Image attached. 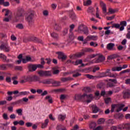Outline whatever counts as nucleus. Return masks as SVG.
Here are the masks:
<instances>
[{
    "label": "nucleus",
    "mask_w": 130,
    "mask_h": 130,
    "mask_svg": "<svg viewBox=\"0 0 130 130\" xmlns=\"http://www.w3.org/2000/svg\"><path fill=\"white\" fill-rule=\"evenodd\" d=\"M124 107V104L112 105L111 109V112H114L116 110L117 112H119L122 110V108Z\"/></svg>",
    "instance_id": "nucleus-1"
},
{
    "label": "nucleus",
    "mask_w": 130,
    "mask_h": 130,
    "mask_svg": "<svg viewBox=\"0 0 130 130\" xmlns=\"http://www.w3.org/2000/svg\"><path fill=\"white\" fill-rule=\"evenodd\" d=\"M95 56H98V58L96 59L95 61L96 63H98L99 62H102L105 60V57L103 56V55L101 54H92L90 55L91 58H93L95 57Z\"/></svg>",
    "instance_id": "nucleus-2"
},
{
    "label": "nucleus",
    "mask_w": 130,
    "mask_h": 130,
    "mask_svg": "<svg viewBox=\"0 0 130 130\" xmlns=\"http://www.w3.org/2000/svg\"><path fill=\"white\" fill-rule=\"evenodd\" d=\"M2 12H5V16H8V17H5L4 18V22H9L11 19H12V12L7 9H3Z\"/></svg>",
    "instance_id": "nucleus-3"
},
{
    "label": "nucleus",
    "mask_w": 130,
    "mask_h": 130,
    "mask_svg": "<svg viewBox=\"0 0 130 130\" xmlns=\"http://www.w3.org/2000/svg\"><path fill=\"white\" fill-rule=\"evenodd\" d=\"M78 33H82V32H83L84 34L88 35V34H89V29L87 27L84 26V25H80L78 27Z\"/></svg>",
    "instance_id": "nucleus-4"
},
{
    "label": "nucleus",
    "mask_w": 130,
    "mask_h": 130,
    "mask_svg": "<svg viewBox=\"0 0 130 130\" xmlns=\"http://www.w3.org/2000/svg\"><path fill=\"white\" fill-rule=\"evenodd\" d=\"M118 129H130V122H127L123 124H119L118 126Z\"/></svg>",
    "instance_id": "nucleus-5"
},
{
    "label": "nucleus",
    "mask_w": 130,
    "mask_h": 130,
    "mask_svg": "<svg viewBox=\"0 0 130 130\" xmlns=\"http://www.w3.org/2000/svg\"><path fill=\"white\" fill-rule=\"evenodd\" d=\"M98 39V36H88L87 38L84 40L83 42V44H86L88 42V41H91V40H93L96 41Z\"/></svg>",
    "instance_id": "nucleus-6"
},
{
    "label": "nucleus",
    "mask_w": 130,
    "mask_h": 130,
    "mask_svg": "<svg viewBox=\"0 0 130 130\" xmlns=\"http://www.w3.org/2000/svg\"><path fill=\"white\" fill-rule=\"evenodd\" d=\"M0 49L3 50L5 52H9L11 50L10 46L8 44H2L0 46Z\"/></svg>",
    "instance_id": "nucleus-7"
},
{
    "label": "nucleus",
    "mask_w": 130,
    "mask_h": 130,
    "mask_svg": "<svg viewBox=\"0 0 130 130\" xmlns=\"http://www.w3.org/2000/svg\"><path fill=\"white\" fill-rule=\"evenodd\" d=\"M28 80L29 82H38L39 83H41L40 78L36 75L29 76L28 78Z\"/></svg>",
    "instance_id": "nucleus-8"
},
{
    "label": "nucleus",
    "mask_w": 130,
    "mask_h": 130,
    "mask_svg": "<svg viewBox=\"0 0 130 130\" xmlns=\"http://www.w3.org/2000/svg\"><path fill=\"white\" fill-rule=\"evenodd\" d=\"M105 74L106 77H109L110 78H117V77H118V74H111V72H110V69H107L106 71L105 72Z\"/></svg>",
    "instance_id": "nucleus-9"
},
{
    "label": "nucleus",
    "mask_w": 130,
    "mask_h": 130,
    "mask_svg": "<svg viewBox=\"0 0 130 130\" xmlns=\"http://www.w3.org/2000/svg\"><path fill=\"white\" fill-rule=\"evenodd\" d=\"M33 17H34V15L32 13H29L26 16V20L29 24H31V23L34 22L33 20Z\"/></svg>",
    "instance_id": "nucleus-10"
},
{
    "label": "nucleus",
    "mask_w": 130,
    "mask_h": 130,
    "mask_svg": "<svg viewBox=\"0 0 130 130\" xmlns=\"http://www.w3.org/2000/svg\"><path fill=\"white\" fill-rule=\"evenodd\" d=\"M86 96L87 97V94L86 93H84L83 94L79 93L76 94L74 96V99L75 100H81V99H84Z\"/></svg>",
    "instance_id": "nucleus-11"
},
{
    "label": "nucleus",
    "mask_w": 130,
    "mask_h": 130,
    "mask_svg": "<svg viewBox=\"0 0 130 130\" xmlns=\"http://www.w3.org/2000/svg\"><path fill=\"white\" fill-rule=\"evenodd\" d=\"M100 6L103 10L104 14L105 15H107L108 13H107V9L106 8V4H105L103 2L101 1L100 2Z\"/></svg>",
    "instance_id": "nucleus-12"
},
{
    "label": "nucleus",
    "mask_w": 130,
    "mask_h": 130,
    "mask_svg": "<svg viewBox=\"0 0 130 130\" xmlns=\"http://www.w3.org/2000/svg\"><path fill=\"white\" fill-rule=\"evenodd\" d=\"M58 54V58L59 59H62V60H64L67 58V55L63 53L62 52H57Z\"/></svg>",
    "instance_id": "nucleus-13"
},
{
    "label": "nucleus",
    "mask_w": 130,
    "mask_h": 130,
    "mask_svg": "<svg viewBox=\"0 0 130 130\" xmlns=\"http://www.w3.org/2000/svg\"><path fill=\"white\" fill-rule=\"evenodd\" d=\"M109 82L107 84V87H113L114 86V84H116L117 83V81L116 79H109Z\"/></svg>",
    "instance_id": "nucleus-14"
},
{
    "label": "nucleus",
    "mask_w": 130,
    "mask_h": 130,
    "mask_svg": "<svg viewBox=\"0 0 130 130\" xmlns=\"http://www.w3.org/2000/svg\"><path fill=\"white\" fill-rule=\"evenodd\" d=\"M115 44L114 43H110L107 45V49L108 50H115Z\"/></svg>",
    "instance_id": "nucleus-15"
},
{
    "label": "nucleus",
    "mask_w": 130,
    "mask_h": 130,
    "mask_svg": "<svg viewBox=\"0 0 130 130\" xmlns=\"http://www.w3.org/2000/svg\"><path fill=\"white\" fill-rule=\"evenodd\" d=\"M22 61L23 63H26V62H28V61H35V59H32L30 56H26L25 59H22Z\"/></svg>",
    "instance_id": "nucleus-16"
},
{
    "label": "nucleus",
    "mask_w": 130,
    "mask_h": 130,
    "mask_svg": "<svg viewBox=\"0 0 130 130\" xmlns=\"http://www.w3.org/2000/svg\"><path fill=\"white\" fill-rule=\"evenodd\" d=\"M84 54H85V52H81L80 53H79L78 54L75 55H73V56H71L70 57V58L71 59H76V57H81V56H82V55H84Z\"/></svg>",
    "instance_id": "nucleus-17"
},
{
    "label": "nucleus",
    "mask_w": 130,
    "mask_h": 130,
    "mask_svg": "<svg viewBox=\"0 0 130 130\" xmlns=\"http://www.w3.org/2000/svg\"><path fill=\"white\" fill-rule=\"evenodd\" d=\"M37 70V67L36 65L30 64L28 66V71L29 72H34Z\"/></svg>",
    "instance_id": "nucleus-18"
},
{
    "label": "nucleus",
    "mask_w": 130,
    "mask_h": 130,
    "mask_svg": "<svg viewBox=\"0 0 130 130\" xmlns=\"http://www.w3.org/2000/svg\"><path fill=\"white\" fill-rule=\"evenodd\" d=\"M114 118L116 119H119V120H121L123 118V115L122 114H116L114 116Z\"/></svg>",
    "instance_id": "nucleus-19"
},
{
    "label": "nucleus",
    "mask_w": 130,
    "mask_h": 130,
    "mask_svg": "<svg viewBox=\"0 0 130 130\" xmlns=\"http://www.w3.org/2000/svg\"><path fill=\"white\" fill-rule=\"evenodd\" d=\"M86 98L89 99L86 101V103H90L92 101V99H94V96L92 95L91 94L87 95L86 94Z\"/></svg>",
    "instance_id": "nucleus-20"
},
{
    "label": "nucleus",
    "mask_w": 130,
    "mask_h": 130,
    "mask_svg": "<svg viewBox=\"0 0 130 130\" xmlns=\"http://www.w3.org/2000/svg\"><path fill=\"white\" fill-rule=\"evenodd\" d=\"M122 70V67H115L112 68V72H120Z\"/></svg>",
    "instance_id": "nucleus-21"
},
{
    "label": "nucleus",
    "mask_w": 130,
    "mask_h": 130,
    "mask_svg": "<svg viewBox=\"0 0 130 130\" xmlns=\"http://www.w3.org/2000/svg\"><path fill=\"white\" fill-rule=\"evenodd\" d=\"M75 39V37L74 36V34H73L72 32H70V34L69 35V39H68V42L69 43H71L73 40Z\"/></svg>",
    "instance_id": "nucleus-22"
},
{
    "label": "nucleus",
    "mask_w": 130,
    "mask_h": 130,
    "mask_svg": "<svg viewBox=\"0 0 130 130\" xmlns=\"http://www.w3.org/2000/svg\"><path fill=\"white\" fill-rule=\"evenodd\" d=\"M67 116L66 115L59 114L58 115V119L60 121H63L64 119H66V117Z\"/></svg>",
    "instance_id": "nucleus-23"
},
{
    "label": "nucleus",
    "mask_w": 130,
    "mask_h": 130,
    "mask_svg": "<svg viewBox=\"0 0 130 130\" xmlns=\"http://www.w3.org/2000/svg\"><path fill=\"white\" fill-rule=\"evenodd\" d=\"M0 58H1L3 61L6 62L10 61L9 59H7V56H6V55H5L4 54H0Z\"/></svg>",
    "instance_id": "nucleus-24"
},
{
    "label": "nucleus",
    "mask_w": 130,
    "mask_h": 130,
    "mask_svg": "<svg viewBox=\"0 0 130 130\" xmlns=\"http://www.w3.org/2000/svg\"><path fill=\"white\" fill-rule=\"evenodd\" d=\"M29 94H30L29 91H21L18 93V96H26V95H29Z\"/></svg>",
    "instance_id": "nucleus-25"
},
{
    "label": "nucleus",
    "mask_w": 130,
    "mask_h": 130,
    "mask_svg": "<svg viewBox=\"0 0 130 130\" xmlns=\"http://www.w3.org/2000/svg\"><path fill=\"white\" fill-rule=\"evenodd\" d=\"M48 122H49V120L48 119H46L45 120V123H43L42 125V128H45L48 124Z\"/></svg>",
    "instance_id": "nucleus-26"
},
{
    "label": "nucleus",
    "mask_w": 130,
    "mask_h": 130,
    "mask_svg": "<svg viewBox=\"0 0 130 130\" xmlns=\"http://www.w3.org/2000/svg\"><path fill=\"white\" fill-rule=\"evenodd\" d=\"M45 100H47V101L49 102V103H52V98H51V96L50 95H47L45 97Z\"/></svg>",
    "instance_id": "nucleus-27"
},
{
    "label": "nucleus",
    "mask_w": 130,
    "mask_h": 130,
    "mask_svg": "<svg viewBox=\"0 0 130 130\" xmlns=\"http://www.w3.org/2000/svg\"><path fill=\"white\" fill-rule=\"evenodd\" d=\"M97 126V123L95 122H92L89 124V128L94 129Z\"/></svg>",
    "instance_id": "nucleus-28"
},
{
    "label": "nucleus",
    "mask_w": 130,
    "mask_h": 130,
    "mask_svg": "<svg viewBox=\"0 0 130 130\" xmlns=\"http://www.w3.org/2000/svg\"><path fill=\"white\" fill-rule=\"evenodd\" d=\"M54 28L55 30H57V31H58L59 30H61V26H60V25H59V24L55 23L54 26Z\"/></svg>",
    "instance_id": "nucleus-29"
},
{
    "label": "nucleus",
    "mask_w": 130,
    "mask_h": 130,
    "mask_svg": "<svg viewBox=\"0 0 130 130\" xmlns=\"http://www.w3.org/2000/svg\"><path fill=\"white\" fill-rule=\"evenodd\" d=\"M130 97V90H128L126 92H124L123 98H129Z\"/></svg>",
    "instance_id": "nucleus-30"
},
{
    "label": "nucleus",
    "mask_w": 130,
    "mask_h": 130,
    "mask_svg": "<svg viewBox=\"0 0 130 130\" xmlns=\"http://www.w3.org/2000/svg\"><path fill=\"white\" fill-rule=\"evenodd\" d=\"M105 122V119L102 118L98 120V124H104Z\"/></svg>",
    "instance_id": "nucleus-31"
},
{
    "label": "nucleus",
    "mask_w": 130,
    "mask_h": 130,
    "mask_svg": "<svg viewBox=\"0 0 130 130\" xmlns=\"http://www.w3.org/2000/svg\"><path fill=\"white\" fill-rule=\"evenodd\" d=\"M52 85L55 86H60V82L53 80L51 82Z\"/></svg>",
    "instance_id": "nucleus-32"
},
{
    "label": "nucleus",
    "mask_w": 130,
    "mask_h": 130,
    "mask_svg": "<svg viewBox=\"0 0 130 130\" xmlns=\"http://www.w3.org/2000/svg\"><path fill=\"white\" fill-rule=\"evenodd\" d=\"M72 80H73V78L71 77L62 78L61 79L62 82H68V81H72Z\"/></svg>",
    "instance_id": "nucleus-33"
},
{
    "label": "nucleus",
    "mask_w": 130,
    "mask_h": 130,
    "mask_svg": "<svg viewBox=\"0 0 130 130\" xmlns=\"http://www.w3.org/2000/svg\"><path fill=\"white\" fill-rule=\"evenodd\" d=\"M92 111L93 113H97L99 111V109L96 106H92Z\"/></svg>",
    "instance_id": "nucleus-34"
},
{
    "label": "nucleus",
    "mask_w": 130,
    "mask_h": 130,
    "mask_svg": "<svg viewBox=\"0 0 130 130\" xmlns=\"http://www.w3.org/2000/svg\"><path fill=\"white\" fill-rule=\"evenodd\" d=\"M82 62H83L82 59H79L76 60L75 62H73V64H74V66H78V64H81Z\"/></svg>",
    "instance_id": "nucleus-35"
},
{
    "label": "nucleus",
    "mask_w": 130,
    "mask_h": 130,
    "mask_svg": "<svg viewBox=\"0 0 130 130\" xmlns=\"http://www.w3.org/2000/svg\"><path fill=\"white\" fill-rule=\"evenodd\" d=\"M95 98L96 100L100 99V92L99 91L95 92Z\"/></svg>",
    "instance_id": "nucleus-36"
},
{
    "label": "nucleus",
    "mask_w": 130,
    "mask_h": 130,
    "mask_svg": "<svg viewBox=\"0 0 130 130\" xmlns=\"http://www.w3.org/2000/svg\"><path fill=\"white\" fill-rule=\"evenodd\" d=\"M52 73L51 72L48 71H45V77H51Z\"/></svg>",
    "instance_id": "nucleus-37"
},
{
    "label": "nucleus",
    "mask_w": 130,
    "mask_h": 130,
    "mask_svg": "<svg viewBox=\"0 0 130 130\" xmlns=\"http://www.w3.org/2000/svg\"><path fill=\"white\" fill-rule=\"evenodd\" d=\"M84 6H90L92 4V1L91 0H87V1H84Z\"/></svg>",
    "instance_id": "nucleus-38"
},
{
    "label": "nucleus",
    "mask_w": 130,
    "mask_h": 130,
    "mask_svg": "<svg viewBox=\"0 0 130 130\" xmlns=\"http://www.w3.org/2000/svg\"><path fill=\"white\" fill-rule=\"evenodd\" d=\"M105 102L106 104H109V103H111V98H108L105 99Z\"/></svg>",
    "instance_id": "nucleus-39"
},
{
    "label": "nucleus",
    "mask_w": 130,
    "mask_h": 130,
    "mask_svg": "<svg viewBox=\"0 0 130 130\" xmlns=\"http://www.w3.org/2000/svg\"><path fill=\"white\" fill-rule=\"evenodd\" d=\"M93 12H94V8L93 7H89L87 9V13L89 14H93Z\"/></svg>",
    "instance_id": "nucleus-40"
},
{
    "label": "nucleus",
    "mask_w": 130,
    "mask_h": 130,
    "mask_svg": "<svg viewBox=\"0 0 130 130\" xmlns=\"http://www.w3.org/2000/svg\"><path fill=\"white\" fill-rule=\"evenodd\" d=\"M112 28H116V29H118L120 28V24L118 23L113 24L112 26Z\"/></svg>",
    "instance_id": "nucleus-41"
},
{
    "label": "nucleus",
    "mask_w": 130,
    "mask_h": 130,
    "mask_svg": "<svg viewBox=\"0 0 130 130\" xmlns=\"http://www.w3.org/2000/svg\"><path fill=\"white\" fill-rule=\"evenodd\" d=\"M118 48V50H122V49H124V50H125V49H126V46H125V47H123L121 45H119L117 47Z\"/></svg>",
    "instance_id": "nucleus-42"
},
{
    "label": "nucleus",
    "mask_w": 130,
    "mask_h": 130,
    "mask_svg": "<svg viewBox=\"0 0 130 130\" xmlns=\"http://www.w3.org/2000/svg\"><path fill=\"white\" fill-rule=\"evenodd\" d=\"M38 74L41 77H45V71H40L38 72Z\"/></svg>",
    "instance_id": "nucleus-43"
},
{
    "label": "nucleus",
    "mask_w": 130,
    "mask_h": 130,
    "mask_svg": "<svg viewBox=\"0 0 130 130\" xmlns=\"http://www.w3.org/2000/svg\"><path fill=\"white\" fill-rule=\"evenodd\" d=\"M43 15L45 17H47L49 15V12L48 10H44L43 11Z\"/></svg>",
    "instance_id": "nucleus-44"
},
{
    "label": "nucleus",
    "mask_w": 130,
    "mask_h": 130,
    "mask_svg": "<svg viewBox=\"0 0 130 130\" xmlns=\"http://www.w3.org/2000/svg\"><path fill=\"white\" fill-rule=\"evenodd\" d=\"M90 46H93V47H97L98 46V44L97 43H95L94 42H91L89 43Z\"/></svg>",
    "instance_id": "nucleus-45"
},
{
    "label": "nucleus",
    "mask_w": 130,
    "mask_h": 130,
    "mask_svg": "<svg viewBox=\"0 0 130 130\" xmlns=\"http://www.w3.org/2000/svg\"><path fill=\"white\" fill-rule=\"evenodd\" d=\"M83 91H84L86 93H88L89 92H91V88H90L89 87H86L83 89Z\"/></svg>",
    "instance_id": "nucleus-46"
},
{
    "label": "nucleus",
    "mask_w": 130,
    "mask_h": 130,
    "mask_svg": "<svg viewBox=\"0 0 130 130\" xmlns=\"http://www.w3.org/2000/svg\"><path fill=\"white\" fill-rule=\"evenodd\" d=\"M22 112H23V110L22 109H19L16 110V113L18 115H22Z\"/></svg>",
    "instance_id": "nucleus-47"
},
{
    "label": "nucleus",
    "mask_w": 130,
    "mask_h": 130,
    "mask_svg": "<svg viewBox=\"0 0 130 130\" xmlns=\"http://www.w3.org/2000/svg\"><path fill=\"white\" fill-rule=\"evenodd\" d=\"M51 37H53V38H57L58 37V35L55 32H53L51 34Z\"/></svg>",
    "instance_id": "nucleus-48"
},
{
    "label": "nucleus",
    "mask_w": 130,
    "mask_h": 130,
    "mask_svg": "<svg viewBox=\"0 0 130 130\" xmlns=\"http://www.w3.org/2000/svg\"><path fill=\"white\" fill-rule=\"evenodd\" d=\"M107 123L109 124H113L114 123V121L112 119H110L107 120Z\"/></svg>",
    "instance_id": "nucleus-49"
},
{
    "label": "nucleus",
    "mask_w": 130,
    "mask_h": 130,
    "mask_svg": "<svg viewBox=\"0 0 130 130\" xmlns=\"http://www.w3.org/2000/svg\"><path fill=\"white\" fill-rule=\"evenodd\" d=\"M62 127V125H59L57 126L56 129L57 130H66V127H63V128H61Z\"/></svg>",
    "instance_id": "nucleus-50"
},
{
    "label": "nucleus",
    "mask_w": 130,
    "mask_h": 130,
    "mask_svg": "<svg viewBox=\"0 0 130 130\" xmlns=\"http://www.w3.org/2000/svg\"><path fill=\"white\" fill-rule=\"evenodd\" d=\"M115 12L116 11L114 9H112V8L109 9V13H110V14H114Z\"/></svg>",
    "instance_id": "nucleus-51"
},
{
    "label": "nucleus",
    "mask_w": 130,
    "mask_h": 130,
    "mask_svg": "<svg viewBox=\"0 0 130 130\" xmlns=\"http://www.w3.org/2000/svg\"><path fill=\"white\" fill-rule=\"evenodd\" d=\"M120 25H121V26H123V27H126V26L127 25L126 21H121L120 23Z\"/></svg>",
    "instance_id": "nucleus-52"
},
{
    "label": "nucleus",
    "mask_w": 130,
    "mask_h": 130,
    "mask_svg": "<svg viewBox=\"0 0 130 130\" xmlns=\"http://www.w3.org/2000/svg\"><path fill=\"white\" fill-rule=\"evenodd\" d=\"M3 117L4 119H5L6 120L9 119V117L8 116V114H6V113L3 114Z\"/></svg>",
    "instance_id": "nucleus-53"
},
{
    "label": "nucleus",
    "mask_w": 130,
    "mask_h": 130,
    "mask_svg": "<svg viewBox=\"0 0 130 130\" xmlns=\"http://www.w3.org/2000/svg\"><path fill=\"white\" fill-rule=\"evenodd\" d=\"M1 70H6L7 69V65L5 64H2L0 66Z\"/></svg>",
    "instance_id": "nucleus-54"
},
{
    "label": "nucleus",
    "mask_w": 130,
    "mask_h": 130,
    "mask_svg": "<svg viewBox=\"0 0 130 130\" xmlns=\"http://www.w3.org/2000/svg\"><path fill=\"white\" fill-rule=\"evenodd\" d=\"M76 14H75L74 12H72L70 15V17L71 18V19L74 20V19H76Z\"/></svg>",
    "instance_id": "nucleus-55"
},
{
    "label": "nucleus",
    "mask_w": 130,
    "mask_h": 130,
    "mask_svg": "<svg viewBox=\"0 0 130 130\" xmlns=\"http://www.w3.org/2000/svg\"><path fill=\"white\" fill-rule=\"evenodd\" d=\"M78 40H79V41H84V36H79L77 38Z\"/></svg>",
    "instance_id": "nucleus-56"
},
{
    "label": "nucleus",
    "mask_w": 130,
    "mask_h": 130,
    "mask_svg": "<svg viewBox=\"0 0 130 130\" xmlns=\"http://www.w3.org/2000/svg\"><path fill=\"white\" fill-rule=\"evenodd\" d=\"M49 118H50V119H51V120H52L53 121H54V120H55V118L53 117L52 114H51L49 115Z\"/></svg>",
    "instance_id": "nucleus-57"
},
{
    "label": "nucleus",
    "mask_w": 130,
    "mask_h": 130,
    "mask_svg": "<svg viewBox=\"0 0 130 130\" xmlns=\"http://www.w3.org/2000/svg\"><path fill=\"white\" fill-rule=\"evenodd\" d=\"M93 130H103V126H98L97 127L94 128Z\"/></svg>",
    "instance_id": "nucleus-58"
},
{
    "label": "nucleus",
    "mask_w": 130,
    "mask_h": 130,
    "mask_svg": "<svg viewBox=\"0 0 130 130\" xmlns=\"http://www.w3.org/2000/svg\"><path fill=\"white\" fill-rule=\"evenodd\" d=\"M130 72V70L129 69H127L125 70H123L122 71H121L120 74H125V73H129Z\"/></svg>",
    "instance_id": "nucleus-59"
},
{
    "label": "nucleus",
    "mask_w": 130,
    "mask_h": 130,
    "mask_svg": "<svg viewBox=\"0 0 130 130\" xmlns=\"http://www.w3.org/2000/svg\"><path fill=\"white\" fill-rule=\"evenodd\" d=\"M67 98V95L64 94H61L60 96V100H64Z\"/></svg>",
    "instance_id": "nucleus-60"
},
{
    "label": "nucleus",
    "mask_w": 130,
    "mask_h": 130,
    "mask_svg": "<svg viewBox=\"0 0 130 130\" xmlns=\"http://www.w3.org/2000/svg\"><path fill=\"white\" fill-rule=\"evenodd\" d=\"M25 125L27 127H30V126H32V125H33V123H32L31 122H26L25 123Z\"/></svg>",
    "instance_id": "nucleus-61"
},
{
    "label": "nucleus",
    "mask_w": 130,
    "mask_h": 130,
    "mask_svg": "<svg viewBox=\"0 0 130 130\" xmlns=\"http://www.w3.org/2000/svg\"><path fill=\"white\" fill-rule=\"evenodd\" d=\"M8 111H9V112H13L14 111L13 108L12 106L8 107Z\"/></svg>",
    "instance_id": "nucleus-62"
},
{
    "label": "nucleus",
    "mask_w": 130,
    "mask_h": 130,
    "mask_svg": "<svg viewBox=\"0 0 130 130\" xmlns=\"http://www.w3.org/2000/svg\"><path fill=\"white\" fill-rule=\"evenodd\" d=\"M40 83H42L43 84H49V81H48V80H45L42 81H41V82Z\"/></svg>",
    "instance_id": "nucleus-63"
},
{
    "label": "nucleus",
    "mask_w": 130,
    "mask_h": 130,
    "mask_svg": "<svg viewBox=\"0 0 130 130\" xmlns=\"http://www.w3.org/2000/svg\"><path fill=\"white\" fill-rule=\"evenodd\" d=\"M16 28H18V29H23V26L22 24H19L16 25Z\"/></svg>",
    "instance_id": "nucleus-64"
}]
</instances>
